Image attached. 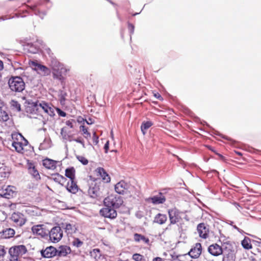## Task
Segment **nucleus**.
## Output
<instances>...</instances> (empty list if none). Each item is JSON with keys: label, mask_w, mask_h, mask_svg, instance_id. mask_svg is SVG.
<instances>
[{"label": "nucleus", "mask_w": 261, "mask_h": 261, "mask_svg": "<svg viewBox=\"0 0 261 261\" xmlns=\"http://www.w3.org/2000/svg\"><path fill=\"white\" fill-rule=\"evenodd\" d=\"M154 96L158 99L161 100L162 99L161 95L159 93L154 94Z\"/></svg>", "instance_id": "5fc2aeb1"}, {"label": "nucleus", "mask_w": 261, "mask_h": 261, "mask_svg": "<svg viewBox=\"0 0 261 261\" xmlns=\"http://www.w3.org/2000/svg\"><path fill=\"white\" fill-rule=\"evenodd\" d=\"M67 95V94L66 92H64V91L61 92L59 97H60V101L62 105L65 104V101L66 100V97Z\"/></svg>", "instance_id": "ea45409f"}, {"label": "nucleus", "mask_w": 261, "mask_h": 261, "mask_svg": "<svg viewBox=\"0 0 261 261\" xmlns=\"http://www.w3.org/2000/svg\"><path fill=\"white\" fill-rule=\"evenodd\" d=\"M27 165L29 173L36 179H40V174L34 163L28 161Z\"/></svg>", "instance_id": "aec40b11"}, {"label": "nucleus", "mask_w": 261, "mask_h": 261, "mask_svg": "<svg viewBox=\"0 0 261 261\" xmlns=\"http://www.w3.org/2000/svg\"><path fill=\"white\" fill-rule=\"evenodd\" d=\"M61 135L63 137V138L65 139H68L70 140V136L68 135L66 133V131L65 130V129L64 127L62 128L61 130Z\"/></svg>", "instance_id": "49530a36"}, {"label": "nucleus", "mask_w": 261, "mask_h": 261, "mask_svg": "<svg viewBox=\"0 0 261 261\" xmlns=\"http://www.w3.org/2000/svg\"><path fill=\"white\" fill-rule=\"evenodd\" d=\"M132 259L134 261H146L145 257L140 253H134L132 255Z\"/></svg>", "instance_id": "58836bf2"}, {"label": "nucleus", "mask_w": 261, "mask_h": 261, "mask_svg": "<svg viewBox=\"0 0 261 261\" xmlns=\"http://www.w3.org/2000/svg\"><path fill=\"white\" fill-rule=\"evenodd\" d=\"M134 240L136 242L139 243L142 242L145 244L149 245V239L147 237H146L145 236L141 234L135 233L134 234Z\"/></svg>", "instance_id": "a878e982"}, {"label": "nucleus", "mask_w": 261, "mask_h": 261, "mask_svg": "<svg viewBox=\"0 0 261 261\" xmlns=\"http://www.w3.org/2000/svg\"><path fill=\"white\" fill-rule=\"evenodd\" d=\"M168 214L170 223L171 224H174L178 222L181 219L179 212L175 208L169 210Z\"/></svg>", "instance_id": "4468645a"}, {"label": "nucleus", "mask_w": 261, "mask_h": 261, "mask_svg": "<svg viewBox=\"0 0 261 261\" xmlns=\"http://www.w3.org/2000/svg\"><path fill=\"white\" fill-rule=\"evenodd\" d=\"M10 174V172L8 168H0V181L7 179Z\"/></svg>", "instance_id": "7c9ffc66"}, {"label": "nucleus", "mask_w": 261, "mask_h": 261, "mask_svg": "<svg viewBox=\"0 0 261 261\" xmlns=\"http://www.w3.org/2000/svg\"><path fill=\"white\" fill-rule=\"evenodd\" d=\"M167 220V217L165 214L159 213L154 218L153 223L162 225L165 224Z\"/></svg>", "instance_id": "393cba45"}, {"label": "nucleus", "mask_w": 261, "mask_h": 261, "mask_svg": "<svg viewBox=\"0 0 261 261\" xmlns=\"http://www.w3.org/2000/svg\"><path fill=\"white\" fill-rule=\"evenodd\" d=\"M66 189L68 191L72 194H75L78 192L79 187L76 182L74 181V179L70 180V181L67 182Z\"/></svg>", "instance_id": "5701e85b"}, {"label": "nucleus", "mask_w": 261, "mask_h": 261, "mask_svg": "<svg viewBox=\"0 0 261 261\" xmlns=\"http://www.w3.org/2000/svg\"><path fill=\"white\" fill-rule=\"evenodd\" d=\"M152 261H165V259L161 257H155L152 259Z\"/></svg>", "instance_id": "864d4df0"}, {"label": "nucleus", "mask_w": 261, "mask_h": 261, "mask_svg": "<svg viewBox=\"0 0 261 261\" xmlns=\"http://www.w3.org/2000/svg\"><path fill=\"white\" fill-rule=\"evenodd\" d=\"M217 154L221 158H223V155H222L221 154H219V153H217Z\"/></svg>", "instance_id": "13d9d810"}, {"label": "nucleus", "mask_w": 261, "mask_h": 261, "mask_svg": "<svg viewBox=\"0 0 261 261\" xmlns=\"http://www.w3.org/2000/svg\"><path fill=\"white\" fill-rule=\"evenodd\" d=\"M8 84L13 92H21L25 89V83L20 76H12L9 80Z\"/></svg>", "instance_id": "20e7f679"}, {"label": "nucleus", "mask_w": 261, "mask_h": 261, "mask_svg": "<svg viewBox=\"0 0 261 261\" xmlns=\"http://www.w3.org/2000/svg\"><path fill=\"white\" fill-rule=\"evenodd\" d=\"M202 252V246L200 243H197L195 244L193 247H192L190 251L187 254L183 255H180V260L184 261L182 259V258L186 257L188 256H190L193 258H197L199 257Z\"/></svg>", "instance_id": "6e6552de"}, {"label": "nucleus", "mask_w": 261, "mask_h": 261, "mask_svg": "<svg viewBox=\"0 0 261 261\" xmlns=\"http://www.w3.org/2000/svg\"><path fill=\"white\" fill-rule=\"evenodd\" d=\"M153 125V123L151 121H146L143 122L142 123L141 126V131L142 132L144 135L145 134L146 131L150 127H151Z\"/></svg>", "instance_id": "f704fd0d"}, {"label": "nucleus", "mask_w": 261, "mask_h": 261, "mask_svg": "<svg viewBox=\"0 0 261 261\" xmlns=\"http://www.w3.org/2000/svg\"><path fill=\"white\" fill-rule=\"evenodd\" d=\"M208 252L211 255L217 256L222 254L223 249L221 246L219 245L217 243H214L208 247Z\"/></svg>", "instance_id": "f3484780"}, {"label": "nucleus", "mask_w": 261, "mask_h": 261, "mask_svg": "<svg viewBox=\"0 0 261 261\" xmlns=\"http://www.w3.org/2000/svg\"><path fill=\"white\" fill-rule=\"evenodd\" d=\"M10 104L13 109L17 111V112L21 111V106L17 101L12 100L10 102Z\"/></svg>", "instance_id": "4c0bfd02"}, {"label": "nucleus", "mask_w": 261, "mask_h": 261, "mask_svg": "<svg viewBox=\"0 0 261 261\" xmlns=\"http://www.w3.org/2000/svg\"><path fill=\"white\" fill-rule=\"evenodd\" d=\"M9 119L7 113L0 109V121L6 122Z\"/></svg>", "instance_id": "e433bc0d"}, {"label": "nucleus", "mask_w": 261, "mask_h": 261, "mask_svg": "<svg viewBox=\"0 0 261 261\" xmlns=\"http://www.w3.org/2000/svg\"><path fill=\"white\" fill-rule=\"evenodd\" d=\"M28 252V250L25 246L23 245H15L11 247L8 251L9 253L14 254V255L21 258L23 257Z\"/></svg>", "instance_id": "1a4fd4ad"}, {"label": "nucleus", "mask_w": 261, "mask_h": 261, "mask_svg": "<svg viewBox=\"0 0 261 261\" xmlns=\"http://www.w3.org/2000/svg\"><path fill=\"white\" fill-rule=\"evenodd\" d=\"M100 250L99 249H94L91 252V255L94 256L95 259L99 258L100 256Z\"/></svg>", "instance_id": "a19ab883"}, {"label": "nucleus", "mask_w": 261, "mask_h": 261, "mask_svg": "<svg viewBox=\"0 0 261 261\" xmlns=\"http://www.w3.org/2000/svg\"><path fill=\"white\" fill-rule=\"evenodd\" d=\"M75 170L73 167L67 168L65 170V176L69 178L70 180L75 179Z\"/></svg>", "instance_id": "2f4dec72"}, {"label": "nucleus", "mask_w": 261, "mask_h": 261, "mask_svg": "<svg viewBox=\"0 0 261 261\" xmlns=\"http://www.w3.org/2000/svg\"><path fill=\"white\" fill-rule=\"evenodd\" d=\"M28 144V141H27V142H21L17 143H12V146L15 148L16 152L20 153H23L24 147L26 146Z\"/></svg>", "instance_id": "c756f323"}, {"label": "nucleus", "mask_w": 261, "mask_h": 261, "mask_svg": "<svg viewBox=\"0 0 261 261\" xmlns=\"http://www.w3.org/2000/svg\"><path fill=\"white\" fill-rule=\"evenodd\" d=\"M4 68L3 62L0 60V70H2Z\"/></svg>", "instance_id": "6e6d98bb"}, {"label": "nucleus", "mask_w": 261, "mask_h": 261, "mask_svg": "<svg viewBox=\"0 0 261 261\" xmlns=\"http://www.w3.org/2000/svg\"><path fill=\"white\" fill-rule=\"evenodd\" d=\"M57 255L60 257H65L70 254L71 250L70 247L66 245H61L57 249Z\"/></svg>", "instance_id": "4be33fe9"}, {"label": "nucleus", "mask_w": 261, "mask_h": 261, "mask_svg": "<svg viewBox=\"0 0 261 261\" xmlns=\"http://www.w3.org/2000/svg\"><path fill=\"white\" fill-rule=\"evenodd\" d=\"M32 230L34 234L41 238H45L48 237L49 229L43 224L34 225L32 227Z\"/></svg>", "instance_id": "9d476101"}, {"label": "nucleus", "mask_w": 261, "mask_h": 261, "mask_svg": "<svg viewBox=\"0 0 261 261\" xmlns=\"http://www.w3.org/2000/svg\"><path fill=\"white\" fill-rule=\"evenodd\" d=\"M15 230L12 228H7L1 232V237L3 239H9L15 234Z\"/></svg>", "instance_id": "c85d7f7f"}, {"label": "nucleus", "mask_w": 261, "mask_h": 261, "mask_svg": "<svg viewBox=\"0 0 261 261\" xmlns=\"http://www.w3.org/2000/svg\"><path fill=\"white\" fill-rule=\"evenodd\" d=\"M11 219L16 226H22L26 222V218L24 215L20 213H13Z\"/></svg>", "instance_id": "f8f14e48"}, {"label": "nucleus", "mask_w": 261, "mask_h": 261, "mask_svg": "<svg viewBox=\"0 0 261 261\" xmlns=\"http://www.w3.org/2000/svg\"><path fill=\"white\" fill-rule=\"evenodd\" d=\"M32 65L35 67V70H36L38 73L41 75L45 76L50 74V70L46 66L37 63L35 62H32Z\"/></svg>", "instance_id": "a211bd4d"}, {"label": "nucleus", "mask_w": 261, "mask_h": 261, "mask_svg": "<svg viewBox=\"0 0 261 261\" xmlns=\"http://www.w3.org/2000/svg\"><path fill=\"white\" fill-rule=\"evenodd\" d=\"M12 143H20L21 142H27V140H26L23 136L18 133H14L12 134L11 135Z\"/></svg>", "instance_id": "cd10ccee"}, {"label": "nucleus", "mask_w": 261, "mask_h": 261, "mask_svg": "<svg viewBox=\"0 0 261 261\" xmlns=\"http://www.w3.org/2000/svg\"><path fill=\"white\" fill-rule=\"evenodd\" d=\"M41 256L45 258H51L57 256V248L50 246L40 251Z\"/></svg>", "instance_id": "ddd939ff"}, {"label": "nucleus", "mask_w": 261, "mask_h": 261, "mask_svg": "<svg viewBox=\"0 0 261 261\" xmlns=\"http://www.w3.org/2000/svg\"><path fill=\"white\" fill-rule=\"evenodd\" d=\"M109 148V141H107L104 146V149H105L106 153L108 152Z\"/></svg>", "instance_id": "603ef678"}, {"label": "nucleus", "mask_w": 261, "mask_h": 261, "mask_svg": "<svg viewBox=\"0 0 261 261\" xmlns=\"http://www.w3.org/2000/svg\"><path fill=\"white\" fill-rule=\"evenodd\" d=\"M50 179L55 181L56 182L63 185L66 182V178L59 173L53 174L51 175Z\"/></svg>", "instance_id": "bb28decb"}, {"label": "nucleus", "mask_w": 261, "mask_h": 261, "mask_svg": "<svg viewBox=\"0 0 261 261\" xmlns=\"http://www.w3.org/2000/svg\"><path fill=\"white\" fill-rule=\"evenodd\" d=\"M80 131L82 132V134L84 135L86 139H89L91 137V134L88 132V128L86 127L85 126L83 125H81L80 127Z\"/></svg>", "instance_id": "c9c22d12"}, {"label": "nucleus", "mask_w": 261, "mask_h": 261, "mask_svg": "<svg viewBox=\"0 0 261 261\" xmlns=\"http://www.w3.org/2000/svg\"><path fill=\"white\" fill-rule=\"evenodd\" d=\"M6 254V250H5V247L0 245V260L3 258Z\"/></svg>", "instance_id": "a18cd8bd"}, {"label": "nucleus", "mask_w": 261, "mask_h": 261, "mask_svg": "<svg viewBox=\"0 0 261 261\" xmlns=\"http://www.w3.org/2000/svg\"><path fill=\"white\" fill-rule=\"evenodd\" d=\"M103 203L106 206L115 209L120 207L122 205L123 201L121 196L111 194L105 198Z\"/></svg>", "instance_id": "39448f33"}, {"label": "nucleus", "mask_w": 261, "mask_h": 261, "mask_svg": "<svg viewBox=\"0 0 261 261\" xmlns=\"http://www.w3.org/2000/svg\"><path fill=\"white\" fill-rule=\"evenodd\" d=\"M63 230L60 226H55L53 227L50 230L48 236L49 240L53 243L59 242L63 237Z\"/></svg>", "instance_id": "0eeeda50"}, {"label": "nucleus", "mask_w": 261, "mask_h": 261, "mask_svg": "<svg viewBox=\"0 0 261 261\" xmlns=\"http://www.w3.org/2000/svg\"><path fill=\"white\" fill-rule=\"evenodd\" d=\"M64 228L67 234H72L76 230L75 225L70 223H66Z\"/></svg>", "instance_id": "72a5a7b5"}, {"label": "nucleus", "mask_w": 261, "mask_h": 261, "mask_svg": "<svg viewBox=\"0 0 261 261\" xmlns=\"http://www.w3.org/2000/svg\"><path fill=\"white\" fill-rule=\"evenodd\" d=\"M77 159L83 165H86L88 164V160L85 157L82 155L76 156Z\"/></svg>", "instance_id": "79ce46f5"}, {"label": "nucleus", "mask_w": 261, "mask_h": 261, "mask_svg": "<svg viewBox=\"0 0 261 261\" xmlns=\"http://www.w3.org/2000/svg\"><path fill=\"white\" fill-rule=\"evenodd\" d=\"M128 26H129V28H130V29H132L133 30L134 29V25L133 24H129Z\"/></svg>", "instance_id": "4d7b16f0"}, {"label": "nucleus", "mask_w": 261, "mask_h": 261, "mask_svg": "<svg viewBox=\"0 0 261 261\" xmlns=\"http://www.w3.org/2000/svg\"><path fill=\"white\" fill-rule=\"evenodd\" d=\"M241 244L245 249L249 250L252 248V246L251 244V240L248 237H245L244 240L242 241Z\"/></svg>", "instance_id": "473e14b6"}, {"label": "nucleus", "mask_w": 261, "mask_h": 261, "mask_svg": "<svg viewBox=\"0 0 261 261\" xmlns=\"http://www.w3.org/2000/svg\"><path fill=\"white\" fill-rule=\"evenodd\" d=\"M1 80H2V75H1V74L0 73V81H1Z\"/></svg>", "instance_id": "bf43d9fd"}, {"label": "nucleus", "mask_w": 261, "mask_h": 261, "mask_svg": "<svg viewBox=\"0 0 261 261\" xmlns=\"http://www.w3.org/2000/svg\"><path fill=\"white\" fill-rule=\"evenodd\" d=\"M9 257L8 261H20V258L14 254L9 253Z\"/></svg>", "instance_id": "c03bdc74"}, {"label": "nucleus", "mask_w": 261, "mask_h": 261, "mask_svg": "<svg viewBox=\"0 0 261 261\" xmlns=\"http://www.w3.org/2000/svg\"><path fill=\"white\" fill-rule=\"evenodd\" d=\"M197 230L199 236L203 239H206L208 237L209 228L204 223L199 224L197 227Z\"/></svg>", "instance_id": "dca6fc26"}, {"label": "nucleus", "mask_w": 261, "mask_h": 261, "mask_svg": "<svg viewBox=\"0 0 261 261\" xmlns=\"http://www.w3.org/2000/svg\"><path fill=\"white\" fill-rule=\"evenodd\" d=\"M120 261H129L128 259L125 260H120Z\"/></svg>", "instance_id": "e2e57ef3"}, {"label": "nucleus", "mask_w": 261, "mask_h": 261, "mask_svg": "<svg viewBox=\"0 0 261 261\" xmlns=\"http://www.w3.org/2000/svg\"><path fill=\"white\" fill-rule=\"evenodd\" d=\"M51 66L54 79L63 81L64 79L62 75L63 71L64 70L63 65L57 61H54L51 62Z\"/></svg>", "instance_id": "423d86ee"}, {"label": "nucleus", "mask_w": 261, "mask_h": 261, "mask_svg": "<svg viewBox=\"0 0 261 261\" xmlns=\"http://www.w3.org/2000/svg\"><path fill=\"white\" fill-rule=\"evenodd\" d=\"M57 111L59 115L60 116L65 117L66 116V113L65 112L62 111L59 108H57Z\"/></svg>", "instance_id": "8fccbe9b"}, {"label": "nucleus", "mask_w": 261, "mask_h": 261, "mask_svg": "<svg viewBox=\"0 0 261 261\" xmlns=\"http://www.w3.org/2000/svg\"><path fill=\"white\" fill-rule=\"evenodd\" d=\"M99 214L100 216L110 219H114L117 216V211L109 206L102 208L99 211Z\"/></svg>", "instance_id": "9b49d317"}, {"label": "nucleus", "mask_w": 261, "mask_h": 261, "mask_svg": "<svg viewBox=\"0 0 261 261\" xmlns=\"http://www.w3.org/2000/svg\"><path fill=\"white\" fill-rule=\"evenodd\" d=\"M28 109V111H30L31 113L38 114L43 111L50 116L55 115L54 108L50 104L44 101L41 102L38 101L30 103V106Z\"/></svg>", "instance_id": "f257e3e1"}, {"label": "nucleus", "mask_w": 261, "mask_h": 261, "mask_svg": "<svg viewBox=\"0 0 261 261\" xmlns=\"http://www.w3.org/2000/svg\"><path fill=\"white\" fill-rule=\"evenodd\" d=\"M237 153H238V154H239V155H241V153H240V152H238Z\"/></svg>", "instance_id": "680f3d73"}, {"label": "nucleus", "mask_w": 261, "mask_h": 261, "mask_svg": "<svg viewBox=\"0 0 261 261\" xmlns=\"http://www.w3.org/2000/svg\"><path fill=\"white\" fill-rule=\"evenodd\" d=\"M95 172L96 175L100 176L105 182L108 183L110 182L111 177L103 168H97L95 169Z\"/></svg>", "instance_id": "6ab92c4d"}, {"label": "nucleus", "mask_w": 261, "mask_h": 261, "mask_svg": "<svg viewBox=\"0 0 261 261\" xmlns=\"http://www.w3.org/2000/svg\"><path fill=\"white\" fill-rule=\"evenodd\" d=\"M58 162L55 160L50 159L49 158H45L42 160L43 166L47 169L54 170L57 168V164Z\"/></svg>", "instance_id": "412c9836"}, {"label": "nucleus", "mask_w": 261, "mask_h": 261, "mask_svg": "<svg viewBox=\"0 0 261 261\" xmlns=\"http://www.w3.org/2000/svg\"><path fill=\"white\" fill-rule=\"evenodd\" d=\"M35 8H36V7H35V6H34V7L32 8V9L34 10Z\"/></svg>", "instance_id": "052dcab7"}, {"label": "nucleus", "mask_w": 261, "mask_h": 261, "mask_svg": "<svg viewBox=\"0 0 261 261\" xmlns=\"http://www.w3.org/2000/svg\"><path fill=\"white\" fill-rule=\"evenodd\" d=\"M75 123V121L73 119H70V120H67L66 122V124L69 126L70 128H73V123Z\"/></svg>", "instance_id": "de8ad7c7"}, {"label": "nucleus", "mask_w": 261, "mask_h": 261, "mask_svg": "<svg viewBox=\"0 0 261 261\" xmlns=\"http://www.w3.org/2000/svg\"><path fill=\"white\" fill-rule=\"evenodd\" d=\"M72 244L73 246L76 247H80L83 245V242L81 241L79 239L76 238L72 242Z\"/></svg>", "instance_id": "37998d69"}, {"label": "nucleus", "mask_w": 261, "mask_h": 261, "mask_svg": "<svg viewBox=\"0 0 261 261\" xmlns=\"http://www.w3.org/2000/svg\"><path fill=\"white\" fill-rule=\"evenodd\" d=\"M93 142L95 144H97L98 143V137L97 136L96 132L93 134Z\"/></svg>", "instance_id": "09e8293b"}, {"label": "nucleus", "mask_w": 261, "mask_h": 261, "mask_svg": "<svg viewBox=\"0 0 261 261\" xmlns=\"http://www.w3.org/2000/svg\"><path fill=\"white\" fill-rule=\"evenodd\" d=\"M135 187L124 180H121L115 186V190L119 194L125 195L127 197L133 195Z\"/></svg>", "instance_id": "7ed1b4c3"}, {"label": "nucleus", "mask_w": 261, "mask_h": 261, "mask_svg": "<svg viewBox=\"0 0 261 261\" xmlns=\"http://www.w3.org/2000/svg\"><path fill=\"white\" fill-rule=\"evenodd\" d=\"M16 188L12 186H8L5 189L1 191L0 194L2 196L10 199L14 196Z\"/></svg>", "instance_id": "2eb2a0df"}, {"label": "nucleus", "mask_w": 261, "mask_h": 261, "mask_svg": "<svg viewBox=\"0 0 261 261\" xmlns=\"http://www.w3.org/2000/svg\"><path fill=\"white\" fill-rule=\"evenodd\" d=\"M149 200L154 204H162L166 201V198L161 193H160L159 195L149 198Z\"/></svg>", "instance_id": "b1692460"}, {"label": "nucleus", "mask_w": 261, "mask_h": 261, "mask_svg": "<svg viewBox=\"0 0 261 261\" xmlns=\"http://www.w3.org/2000/svg\"><path fill=\"white\" fill-rule=\"evenodd\" d=\"M89 186L88 193L93 198L103 196V192L105 190V185L98 178H91L88 181Z\"/></svg>", "instance_id": "f03ea898"}, {"label": "nucleus", "mask_w": 261, "mask_h": 261, "mask_svg": "<svg viewBox=\"0 0 261 261\" xmlns=\"http://www.w3.org/2000/svg\"><path fill=\"white\" fill-rule=\"evenodd\" d=\"M73 140L77 143H79L83 145H84V142L83 140L81 137L77 138L75 139H74Z\"/></svg>", "instance_id": "3c124183"}]
</instances>
